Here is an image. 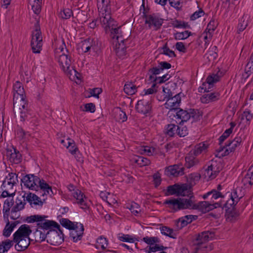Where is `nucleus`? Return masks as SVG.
Listing matches in <instances>:
<instances>
[{"label": "nucleus", "instance_id": "cd10ccee", "mask_svg": "<svg viewBox=\"0 0 253 253\" xmlns=\"http://www.w3.org/2000/svg\"><path fill=\"white\" fill-rule=\"evenodd\" d=\"M60 223L62 226L69 230H75L76 228H79L80 224L78 222L74 223L67 218L61 219Z\"/></svg>", "mask_w": 253, "mask_h": 253}, {"label": "nucleus", "instance_id": "09e8293b", "mask_svg": "<svg viewBox=\"0 0 253 253\" xmlns=\"http://www.w3.org/2000/svg\"><path fill=\"white\" fill-rule=\"evenodd\" d=\"M171 24L174 28L183 29L190 28V26L188 22H186L184 21L175 20L172 22Z\"/></svg>", "mask_w": 253, "mask_h": 253}, {"label": "nucleus", "instance_id": "bf43d9fd", "mask_svg": "<svg viewBox=\"0 0 253 253\" xmlns=\"http://www.w3.org/2000/svg\"><path fill=\"white\" fill-rule=\"evenodd\" d=\"M176 185L174 184L173 185H169L167 187V190L165 192V195L166 196H169L170 195H176Z\"/></svg>", "mask_w": 253, "mask_h": 253}, {"label": "nucleus", "instance_id": "72a5a7b5", "mask_svg": "<svg viewBox=\"0 0 253 253\" xmlns=\"http://www.w3.org/2000/svg\"><path fill=\"white\" fill-rule=\"evenodd\" d=\"M137 87L132 83H126L124 85V90L125 92L129 95H132L137 92Z\"/></svg>", "mask_w": 253, "mask_h": 253}, {"label": "nucleus", "instance_id": "c756f323", "mask_svg": "<svg viewBox=\"0 0 253 253\" xmlns=\"http://www.w3.org/2000/svg\"><path fill=\"white\" fill-rule=\"evenodd\" d=\"M93 40L90 38H88L86 40H84L81 42L80 48L82 51L84 52H88L91 48H93Z\"/></svg>", "mask_w": 253, "mask_h": 253}, {"label": "nucleus", "instance_id": "13d9d810", "mask_svg": "<svg viewBox=\"0 0 253 253\" xmlns=\"http://www.w3.org/2000/svg\"><path fill=\"white\" fill-rule=\"evenodd\" d=\"M142 240L146 244L150 245H153L155 243L160 242V239L157 237H149L146 236L144 237Z\"/></svg>", "mask_w": 253, "mask_h": 253}, {"label": "nucleus", "instance_id": "dca6fc26", "mask_svg": "<svg viewBox=\"0 0 253 253\" xmlns=\"http://www.w3.org/2000/svg\"><path fill=\"white\" fill-rule=\"evenodd\" d=\"M169 99L166 105L169 106L170 110H177L180 106L181 103V93H178L173 96V94L169 95Z\"/></svg>", "mask_w": 253, "mask_h": 253}, {"label": "nucleus", "instance_id": "5701e85b", "mask_svg": "<svg viewBox=\"0 0 253 253\" xmlns=\"http://www.w3.org/2000/svg\"><path fill=\"white\" fill-rule=\"evenodd\" d=\"M32 239L31 241H35L37 243H41L44 241L47 237V232H45L40 230L38 227L33 233Z\"/></svg>", "mask_w": 253, "mask_h": 253}, {"label": "nucleus", "instance_id": "4be33fe9", "mask_svg": "<svg viewBox=\"0 0 253 253\" xmlns=\"http://www.w3.org/2000/svg\"><path fill=\"white\" fill-rule=\"evenodd\" d=\"M232 133V130L231 129H226L223 133L219 137V145L220 147L218 149L216 150L217 154L215 155L216 157H218V155L220 154L221 152L224 150V149L226 148L225 145H223L222 143L224 141L228 138V137L230 135V134Z\"/></svg>", "mask_w": 253, "mask_h": 253}, {"label": "nucleus", "instance_id": "0e129e2a", "mask_svg": "<svg viewBox=\"0 0 253 253\" xmlns=\"http://www.w3.org/2000/svg\"><path fill=\"white\" fill-rule=\"evenodd\" d=\"M117 115L118 117L117 118V119L119 122H124L127 120V116L126 113L122 110L120 108L116 112Z\"/></svg>", "mask_w": 253, "mask_h": 253}, {"label": "nucleus", "instance_id": "bb28decb", "mask_svg": "<svg viewBox=\"0 0 253 253\" xmlns=\"http://www.w3.org/2000/svg\"><path fill=\"white\" fill-rule=\"evenodd\" d=\"M209 197H210L211 201L213 202L214 200L217 199L218 198H223L224 196L222 193L219 191L215 190V189H212L211 191L208 192L203 196L204 199H207Z\"/></svg>", "mask_w": 253, "mask_h": 253}, {"label": "nucleus", "instance_id": "f257e3e1", "mask_svg": "<svg viewBox=\"0 0 253 253\" xmlns=\"http://www.w3.org/2000/svg\"><path fill=\"white\" fill-rule=\"evenodd\" d=\"M193 194H190L189 198H177L166 200L163 204L167 205L171 212H175L183 210H194L196 208Z\"/></svg>", "mask_w": 253, "mask_h": 253}, {"label": "nucleus", "instance_id": "4c0bfd02", "mask_svg": "<svg viewBox=\"0 0 253 253\" xmlns=\"http://www.w3.org/2000/svg\"><path fill=\"white\" fill-rule=\"evenodd\" d=\"M161 233L170 238L175 239L176 234L174 233L173 230L168 226H164L160 228Z\"/></svg>", "mask_w": 253, "mask_h": 253}, {"label": "nucleus", "instance_id": "aec40b11", "mask_svg": "<svg viewBox=\"0 0 253 253\" xmlns=\"http://www.w3.org/2000/svg\"><path fill=\"white\" fill-rule=\"evenodd\" d=\"M25 195L26 194L25 193L24 195L22 196V198H24V201H25L24 198L25 197ZM26 204V203L25 201L22 202L21 200L19 199L18 198H17L16 200V204L13 206L11 210V212L12 214L11 218L13 219H16L18 218V216H16V213L17 211L24 209Z\"/></svg>", "mask_w": 253, "mask_h": 253}, {"label": "nucleus", "instance_id": "3c124183", "mask_svg": "<svg viewBox=\"0 0 253 253\" xmlns=\"http://www.w3.org/2000/svg\"><path fill=\"white\" fill-rule=\"evenodd\" d=\"M208 147V145L206 144L205 142L200 143L195 147L194 150V154L198 156L201 154L203 151H205Z\"/></svg>", "mask_w": 253, "mask_h": 253}, {"label": "nucleus", "instance_id": "473e14b6", "mask_svg": "<svg viewBox=\"0 0 253 253\" xmlns=\"http://www.w3.org/2000/svg\"><path fill=\"white\" fill-rule=\"evenodd\" d=\"M249 15L247 14H244L242 17L239 19V24L238 25V29L240 32L243 31L248 25Z\"/></svg>", "mask_w": 253, "mask_h": 253}, {"label": "nucleus", "instance_id": "37998d69", "mask_svg": "<svg viewBox=\"0 0 253 253\" xmlns=\"http://www.w3.org/2000/svg\"><path fill=\"white\" fill-rule=\"evenodd\" d=\"M72 16H73V11L69 8H64L61 9L59 14V17L64 19H69Z\"/></svg>", "mask_w": 253, "mask_h": 253}, {"label": "nucleus", "instance_id": "6e6d98bb", "mask_svg": "<svg viewBox=\"0 0 253 253\" xmlns=\"http://www.w3.org/2000/svg\"><path fill=\"white\" fill-rule=\"evenodd\" d=\"M162 49L163 50V51L161 53L168 56L169 57H175L176 56L174 52L169 48L167 43H166L162 47Z\"/></svg>", "mask_w": 253, "mask_h": 253}, {"label": "nucleus", "instance_id": "20e7f679", "mask_svg": "<svg viewBox=\"0 0 253 253\" xmlns=\"http://www.w3.org/2000/svg\"><path fill=\"white\" fill-rule=\"evenodd\" d=\"M176 116L178 119L181 120L180 123L186 122L190 118H192L193 121H197L202 117L199 110L194 109H189L188 111L179 109L176 113Z\"/></svg>", "mask_w": 253, "mask_h": 253}, {"label": "nucleus", "instance_id": "ea45409f", "mask_svg": "<svg viewBox=\"0 0 253 253\" xmlns=\"http://www.w3.org/2000/svg\"><path fill=\"white\" fill-rule=\"evenodd\" d=\"M185 162V167L188 169L197 165L199 163L198 159L192 156L186 157Z\"/></svg>", "mask_w": 253, "mask_h": 253}, {"label": "nucleus", "instance_id": "a19ab883", "mask_svg": "<svg viewBox=\"0 0 253 253\" xmlns=\"http://www.w3.org/2000/svg\"><path fill=\"white\" fill-rule=\"evenodd\" d=\"M225 211L227 218L230 221L235 220L239 215L235 208L230 209L228 208V209H226Z\"/></svg>", "mask_w": 253, "mask_h": 253}, {"label": "nucleus", "instance_id": "680f3d73", "mask_svg": "<svg viewBox=\"0 0 253 253\" xmlns=\"http://www.w3.org/2000/svg\"><path fill=\"white\" fill-rule=\"evenodd\" d=\"M209 168L211 169V172H212V174H214L215 175V177L218 175L219 172H220V169L217 166L216 162L215 161H211V163L209 165Z\"/></svg>", "mask_w": 253, "mask_h": 253}, {"label": "nucleus", "instance_id": "e2e57ef3", "mask_svg": "<svg viewBox=\"0 0 253 253\" xmlns=\"http://www.w3.org/2000/svg\"><path fill=\"white\" fill-rule=\"evenodd\" d=\"M14 241L9 240H6L4 241H2L1 244L3 249L2 253H5L7 252L13 246Z\"/></svg>", "mask_w": 253, "mask_h": 253}, {"label": "nucleus", "instance_id": "b1692460", "mask_svg": "<svg viewBox=\"0 0 253 253\" xmlns=\"http://www.w3.org/2000/svg\"><path fill=\"white\" fill-rule=\"evenodd\" d=\"M211 202L209 201H201L197 204L195 203L196 208L194 210H198L203 213L208 212L211 210Z\"/></svg>", "mask_w": 253, "mask_h": 253}, {"label": "nucleus", "instance_id": "864d4df0", "mask_svg": "<svg viewBox=\"0 0 253 253\" xmlns=\"http://www.w3.org/2000/svg\"><path fill=\"white\" fill-rule=\"evenodd\" d=\"M17 134L18 135V137H19L21 140H24L28 139L31 136V134L29 132L25 131L21 127L17 129Z\"/></svg>", "mask_w": 253, "mask_h": 253}, {"label": "nucleus", "instance_id": "8fccbe9b", "mask_svg": "<svg viewBox=\"0 0 253 253\" xmlns=\"http://www.w3.org/2000/svg\"><path fill=\"white\" fill-rule=\"evenodd\" d=\"M220 77L217 74H213L209 76L204 84H206V85H213V84L216 83L219 80Z\"/></svg>", "mask_w": 253, "mask_h": 253}, {"label": "nucleus", "instance_id": "7ed1b4c3", "mask_svg": "<svg viewBox=\"0 0 253 253\" xmlns=\"http://www.w3.org/2000/svg\"><path fill=\"white\" fill-rule=\"evenodd\" d=\"M142 6L143 8L142 16L143 18L145 19V24H148L150 28L153 27L156 31L159 30L164 23V19L154 13L151 14H146L144 2L142 4Z\"/></svg>", "mask_w": 253, "mask_h": 253}, {"label": "nucleus", "instance_id": "a211bd4d", "mask_svg": "<svg viewBox=\"0 0 253 253\" xmlns=\"http://www.w3.org/2000/svg\"><path fill=\"white\" fill-rule=\"evenodd\" d=\"M151 109V106L149 101L144 99L139 100L135 106V109L139 113L146 115L148 113Z\"/></svg>", "mask_w": 253, "mask_h": 253}, {"label": "nucleus", "instance_id": "f03ea898", "mask_svg": "<svg viewBox=\"0 0 253 253\" xmlns=\"http://www.w3.org/2000/svg\"><path fill=\"white\" fill-rule=\"evenodd\" d=\"M215 232L212 231H205L199 233L196 237L195 244L197 251H202L206 253L211 251L212 248L211 246H208L206 243L210 240L214 239Z\"/></svg>", "mask_w": 253, "mask_h": 253}, {"label": "nucleus", "instance_id": "7c9ffc66", "mask_svg": "<svg viewBox=\"0 0 253 253\" xmlns=\"http://www.w3.org/2000/svg\"><path fill=\"white\" fill-rule=\"evenodd\" d=\"M188 134V129L183 123H179L176 128V134L180 137H184Z\"/></svg>", "mask_w": 253, "mask_h": 253}, {"label": "nucleus", "instance_id": "4d7b16f0", "mask_svg": "<svg viewBox=\"0 0 253 253\" xmlns=\"http://www.w3.org/2000/svg\"><path fill=\"white\" fill-rule=\"evenodd\" d=\"M97 248L99 247L103 250H105L108 245V240L105 237L100 236L99 237L96 241Z\"/></svg>", "mask_w": 253, "mask_h": 253}, {"label": "nucleus", "instance_id": "de8ad7c7", "mask_svg": "<svg viewBox=\"0 0 253 253\" xmlns=\"http://www.w3.org/2000/svg\"><path fill=\"white\" fill-rule=\"evenodd\" d=\"M134 161L140 167L147 166L150 164V161L148 159L142 156H136L134 158Z\"/></svg>", "mask_w": 253, "mask_h": 253}, {"label": "nucleus", "instance_id": "ddd939ff", "mask_svg": "<svg viewBox=\"0 0 253 253\" xmlns=\"http://www.w3.org/2000/svg\"><path fill=\"white\" fill-rule=\"evenodd\" d=\"M32 230L29 225L27 224H23L21 225L18 229L14 233L13 236L15 239H20V238H24L29 239V235L32 233Z\"/></svg>", "mask_w": 253, "mask_h": 253}, {"label": "nucleus", "instance_id": "2eb2a0df", "mask_svg": "<svg viewBox=\"0 0 253 253\" xmlns=\"http://www.w3.org/2000/svg\"><path fill=\"white\" fill-rule=\"evenodd\" d=\"M184 168L182 164L174 165L166 168V171L168 176H178L184 174Z\"/></svg>", "mask_w": 253, "mask_h": 253}, {"label": "nucleus", "instance_id": "4468645a", "mask_svg": "<svg viewBox=\"0 0 253 253\" xmlns=\"http://www.w3.org/2000/svg\"><path fill=\"white\" fill-rule=\"evenodd\" d=\"M73 197L76 199L77 203L81 206V208L86 210L89 208L86 202L87 197L79 189H76L73 193Z\"/></svg>", "mask_w": 253, "mask_h": 253}, {"label": "nucleus", "instance_id": "f3484780", "mask_svg": "<svg viewBox=\"0 0 253 253\" xmlns=\"http://www.w3.org/2000/svg\"><path fill=\"white\" fill-rule=\"evenodd\" d=\"M13 241L16 243L15 246V249L18 252H22L28 248L31 240L30 238L29 239L20 238V239L15 240V237H13Z\"/></svg>", "mask_w": 253, "mask_h": 253}, {"label": "nucleus", "instance_id": "39448f33", "mask_svg": "<svg viewBox=\"0 0 253 253\" xmlns=\"http://www.w3.org/2000/svg\"><path fill=\"white\" fill-rule=\"evenodd\" d=\"M28 103L27 100L13 102V110L16 118L21 122H24L28 118Z\"/></svg>", "mask_w": 253, "mask_h": 253}, {"label": "nucleus", "instance_id": "c9c22d12", "mask_svg": "<svg viewBox=\"0 0 253 253\" xmlns=\"http://www.w3.org/2000/svg\"><path fill=\"white\" fill-rule=\"evenodd\" d=\"M177 125L173 124H168L166 126L165 134L169 137H174L176 134Z\"/></svg>", "mask_w": 253, "mask_h": 253}, {"label": "nucleus", "instance_id": "412c9836", "mask_svg": "<svg viewBox=\"0 0 253 253\" xmlns=\"http://www.w3.org/2000/svg\"><path fill=\"white\" fill-rule=\"evenodd\" d=\"M220 94L218 92H207L204 94L201 98L202 103L207 104L214 102L219 99Z\"/></svg>", "mask_w": 253, "mask_h": 253}, {"label": "nucleus", "instance_id": "c85d7f7f", "mask_svg": "<svg viewBox=\"0 0 253 253\" xmlns=\"http://www.w3.org/2000/svg\"><path fill=\"white\" fill-rule=\"evenodd\" d=\"M126 41V40L123 39L120 40V42L116 44V52L119 56H124L126 54V47L124 44Z\"/></svg>", "mask_w": 253, "mask_h": 253}, {"label": "nucleus", "instance_id": "423d86ee", "mask_svg": "<svg viewBox=\"0 0 253 253\" xmlns=\"http://www.w3.org/2000/svg\"><path fill=\"white\" fill-rule=\"evenodd\" d=\"M31 46L34 53H40L42 46V38L39 26H36V29L32 33Z\"/></svg>", "mask_w": 253, "mask_h": 253}, {"label": "nucleus", "instance_id": "6ab92c4d", "mask_svg": "<svg viewBox=\"0 0 253 253\" xmlns=\"http://www.w3.org/2000/svg\"><path fill=\"white\" fill-rule=\"evenodd\" d=\"M13 150L7 149L6 154L9 156V161L14 164H18L21 162L22 155L16 148L12 147Z\"/></svg>", "mask_w": 253, "mask_h": 253}, {"label": "nucleus", "instance_id": "052dcab7", "mask_svg": "<svg viewBox=\"0 0 253 253\" xmlns=\"http://www.w3.org/2000/svg\"><path fill=\"white\" fill-rule=\"evenodd\" d=\"M171 77L170 75L168 74H166L163 75L162 77L155 78L153 83L157 84H162L168 81Z\"/></svg>", "mask_w": 253, "mask_h": 253}, {"label": "nucleus", "instance_id": "6e6552de", "mask_svg": "<svg viewBox=\"0 0 253 253\" xmlns=\"http://www.w3.org/2000/svg\"><path fill=\"white\" fill-rule=\"evenodd\" d=\"M42 218L40 219L38 223H37V227L43 232H48L54 228L59 230L60 225L55 221L46 219L47 216L42 215Z\"/></svg>", "mask_w": 253, "mask_h": 253}, {"label": "nucleus", "instance_id": "58836bf2", "mask_svg": "<svg viewBox=\"0 0 253 253\" xmlns=\"http://www.w3.org/2000/svg\"><path fill=\"white\" fill-rule=\"evenodd\" d=\"M37 186H38V189L40 188L44 192H46L48 194H49V191H50L52 193H53L52 191L51 187L43 179H41L39 178V179L38 181Z\"/></svg>", "mask_w": 253, "mask_h": 253}, {"label": "nucleus", "instance_id": "2f4dec72", "mask_svg": "<svg viewBox=\"0 0 253 253\" xmlns=\"http://www.w3.org/2000/svg\"><path fill=\"white\" fill-rule=\"evenodd\" d=\"M110 0H97L98 9H100L102 12H108L110 10Z\"/></svg>", "mask_w": 253, "mask_h": 253}, {"label": "nucleus", "instance_id": "f704fd0d", "mask_svg": "<svg viewBox=\"0 0 253 253\" xmlns=\"http://www.w3.org/2000/svg\"><path fill=\"white\" fill-rule=\"evenodd\" d=\"M67 140V146L66 148L68 149L71 154L76 155L77 152H79L78 148L76 146L74 140L70 138H68Z\"/></svg>", "mask_w": 253, "mask_h": 253}, {"label": "nucleus", "instance_id": "0eeeda50", "mask_svg": "<svg viewBox=\"0 0 253 253\" xmlns=\"http://www.w3.org/2000/svg\"><path fill=\"white\" fill-rule=\"evenodd\" d=\"M46 242L53 246L59 245L64 241V234L60 227L56 230L54 228L47 232Z\"/></svg>", "mask_w": 253, "mask_h": 253}, {"label": "nucleus", "instance_id": "69168bd1", "mask_svg": "<svg viewBox=\"0 0 253 253\" xmlns=\"http://www.w3.org/2000/svg\"><path fill=\"white\" fill-rule=\"evenodd\" d=\"M170 5L175 8L177 10H180L182 8V3L180 0H169Z\"/></svg>", "mask_w": 253, "mask_h": 253}, {"label": "nucleus", "instance_id": "79ce46f5", "mask_svg": "<svg viewBox=\"0 0 253 253\" xmlns=\"http://www.w3.org/2000/svg\"><path fill=\"white\" fill-rule=\"evenodd\" d=\"M42 0H29L30 4L32 5V9L36 14H39L41 11V3Z\"/></svg>", "mask_w": 253, "mask_h": 253}, {"label": "nucleus", "instance_id": "338daca9", "mask_svg": "<svg viewBox=\"0 0 253 253\" xmlns=\"http://www.w3.org/2000/svg\"><path fill=\"white\" fill-rule=\"evenodd\" d=\"M217 26V22L215 20L212 19L208 24L206 30H208L209 34L211 33L210 31H213L215 30Z\"/></svg>", "mask_w": 253, "mask_h": 253}, {"label": "nucleus", "instance_id": "393cba45", "mask_svg": "<svg viewBox=\"0 0 253 253\" xmlns=\"http://www.w3.org/2000/svg\"><path fill=\"white\" fill-rule=\"evenodd\" d=\"M79 226H80L79 229L73 230V231L70 233V237L73 239L74 242L81 240L84 234V228L83 224L80 223Z\"/></svg>", "mask_w": 253, "mask_h": 253}, {"label": "nucleus", "instance_id": "a18cd8bd", "mask_svg": "<svg viewBox=\"0 0 253 253\" xmlns=\"http://www.w3.org/2000/svg\"><path fill=\"white\" fill-rule=\"evenodd\" d=\"M162 72L160 67L158 65L157 67H155L149 69L148 72L150 74L149 78V80L152 82L154 81L155 78H157L155 76L160 74Z\"/></svg>", "mask_w": 253, "mask_h": 253}, {"label": "nucleus", "instance_id": "1a4fd4ad", "mask_svg": "<svg viewBox=\"0 0 253 253\" xmlns=\"http://www.w3.org/2000/svg\"><path fill=\"white\" fill-rule=\"evenodd\" d=\"M242 142L243 139L240 136H236L232 140H228L225 143L226 148L224 149V152L218 155L217 157L221 158L228 155L230 153L234 152Z\"/></svg>", "mask_w": 253, "mask_h": 253}, {"label": "nucleus", "instance_id": "603ef678", "mask_svg": "<svg viewBox=\"0 0 253 253\" xmlns=\"http://www.w3.org/2000/svg\"><path fill=\"white\" fill-rule=\"evenodd\" d=\"M111 19L110 10H108V12H102L100 17V22L104 28L106 25L108 21Z\"/></svg>", "mask_w": 253, "mask_h": 253}, {"label": "nucleus", "instance_id": "a878e982", "mask_svg": "<svg viewBox=\"0 0 253 253\" xmlns=\"http://www.w3.org/2000/svg\"><path fill=\"white\" fill-rule=\"evenodd\" d=\"M26 198V201L30 204V205L34 204L35 205L42 206L43 205V202L41 201L40 198L36 194H33L31 192L28 193Z\"/></svg>", "mask_w": 253, "mask_h": 253}, {"label": "nucleus", "instance_id": "9b49d317", "mask_svg": "<svg viewBox=\"0 0 253 253\" xmlns=\"http://www.w3.org/2000/svg\"><path fill=\"white\" fill-rule=\"evenodd\" d=\"M13 102H21L27 100L25 90L22 84L16 82L13 85Z\"/></svg>", "mask_w": 253, "mask_h": 253}, {"label": "nucleus", "instance_id": "e433bc0d", "mask_svg": "<svg viewBox=\"0 0 253 253\" xmlns=\"http://www.w3.org/2000/svg\"><path fill=\"white\" fill-rule=\"evenodd\" d=\"M201 178V175L199 173H193L188 175L187 181L190 187L195 185L197 181H198Z\"/></svg>", "mask_w": 253, "mask_h": 253}, {"label": "nucleus", "instance_id": "5fc2aeb1", "mask_svg": "<svg viewBox=\"0 0 253 253\" xmlns=\"http://www.w3.org/2000/svg\"><path fill=\"white\" fill-rule=\"evenodd\" d=\"M119 239L125 242L134 243L137 240L135 238L132 237L128 234H119L118 236Z\"/></svg>", "mask_w": 253, "mask_h": 253}, {"label": "nucleus", "instance_id": "9d476101", "mask_svg": "<svg viewBox=\"0 0 253 253\" xmlns=\"http://www.w3.org/2000/svg\"><path fill=\"white\" fill-rule=\"evenodd\" d=\"M58 62L62 67L63 71L68 75H72V70L76 73L77 71L71 67V57L69 54L63 53L59 56Z\"/></svg>", "mask_w": 253, "mask_h": 253}, {"label": "nucleus", "instance_id": "774afa93", "mask_svg": "<svg viewBox=\"0 0 253 253\" xmlns=\"http://www.w3.org/2000/svg\"><path fill=\"white\" fill-rule=\"evenodd\" d=\"M245 71H248V74H253V53L251 55L250 60L245 67Z\"/></svg>", "mask_w": 253, "mask_h": 253}, {"label": "nucleus", "instance_id": "c03bdc74", "mask_svg": "<svg viewBox=\"0 0 253 253\" xmlns=\"http://www.w3.org/2000/svg\"><path fill=\"white\" fill-rule=\"evenodd\" d=\"M176 186V190L177 196H184L185 195L184 192L188 189V185L187 184H175Z\"/></svg>", "mask_w": 253, "mask_h": 253}, {"label": "nucleus", "instance_id": "49530a36", "mask_svg": "<svg viewBox=\"0 0 253 253\" xmlns=\"http://www.w3.org/2000/svg\"><path fill=\"white\" fill-rule=\"evenodd\" d=\"M191 35H192V34L191 32L185 31L182 32H176L174 34V37L176 40H183L187 39Z\"/></svg>", "mask_w": 253, "mask_h": 253}, {"label": "nucleus", "instance_id": "f8f14e48", "mask_svg": "<svg viewBox=\"0 0 253 253\" xmlns=\"http://www.w3.org/2000/svg\"><path fill=\"white\" fill-rule=\"evenodd\" d=\"M39 177L34 174H29L25 175L21 179L22 182L24 183V186L32 190H38V186H37L38 181Z\"/></svg>", "mask_w": 253, "mask_h": 253}]
</instances>
